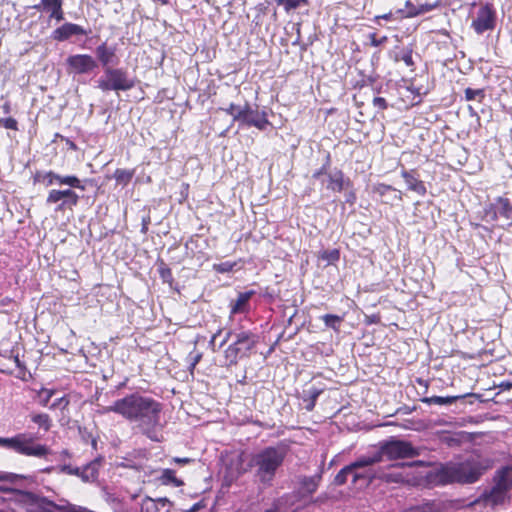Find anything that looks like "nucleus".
<instances>
[{"mask_svg": "<svg viewBox=\"0 0 512 512\" xmlns=\"http://www.w3.org/2000/svg\"><path fill=\"white\" fill-rule=\"evenodd\" d=\"M411 464L407 463H401L392 465L389 468V471H384L382 469H379V479H382L386 482H394V483H402V482H408V474L406 473V470L411 468Z\"/></svg>", "mask_w": 512, "mask_h": 512, "instance_id": "13", "label": "nucleus"}, {"mask_svg": "<svg viewBox=\"0 0 512 512\" xmlns=\"http://www.w3.org/2000/svg\"><path fill=\"white\" fill-rule=\"evenodd\" d=\"M498 215L506 220H511L509 225H512V205L509 199L498 197L494 203L485 209V217L491 221H496Z\"/></svg>", "mask_w": 512, "mask_h": 512, "instance_id": "10", "label": "nucleus"}, {"mask_svg": "<svg viewBox=\"0 0 512 512\" xmlns=\"http://www.w3.org/2000/svg\"><path fill=\"white\" fill-rule=\"evenodd\" d=\"M410 61H411V57H410V56H408V57H406V58H405V62H406L407 64H410Z\"/></svg>", "mask_w": 512, "mask_h": 512, "instance_id": "57", "label": "nucleus"}, {"mask_svg": "<svg viewBox=\"0 0 512 512\" xmlns=\"http://www.w3.org/2000/svg\"><path fill=\"white\" fill-rule=\"evenodd\" d=\"M31 420L46 431L50 429L51 420L47 414H33L31 415Z\"/></svg>", "mask_w": 512, "mask_h": 512, "instance_id": "32", "label": "nucleus"}, {"mask_svg": "<svg viewBox=\"0 0 512 512\" xmlns=\"http://www.w3.org/2000/svg\"><path fill=\"white\" fill-rule=\"evenodd\" d=\"M246 468L242 467V456H238L236 460V468L230 467L229 476L231 480L238 478L240 475L246 472Z\"/></svg>", "mask_w": 512, "mask_h": 512, "instance_id": "35", "label": "nucleus"}, {"mask_svg": "<svg viewBox=\"0 0 512 512\" xmlns=\"http://www.w3.org/2000/svg\"><path fill=\"white\" fill-rule=\"evenodd\" d=\"M161 404L150 397L131 394L105 407L103 413L115 412L136 423L139 430L153 441H160Z\"/></svg>", "mask_w": 512, "mask_h": 512, "instance_id": "1", "label": "nucleus"}, {"mask_svg": "<svg viewBox=\"0 0 512 512\" xmlns=\"http://www.w3.org/2000/svg\"><path fill=\"white\" fill-rule=\"evenodd\" d=\"M413 512H437L433 504L426 503L413 508Z\"/></svg>", "mask_w": 512, "mask_h": 512, "instance_id": "41", "label": "nucleus"}, {"mask_svg": "<svg viewBox=\"0 0 512 512\" xmlns=\"http://www.w3.org/2000/svg\"><path fill=\"white\" fill-rule=\"evenodd\" d=\"M266 512H276V511L273 509H270V510H267Z\"/></svg>", "mask_w": 512, "mask_h": 512, "instance_id": "58", "label": "nucleus"}, {"mask_svg": "<svg viewBox=\"0 0 512 512\" xmlns=\"http://www.w3.org/2000/svg\"><path fill=\"white\" fill-rule=\"evenodd\" d=\"M11 478L10 474L0 473V480H8Z\"/></svg>", "mask_w": 512, "mask_h": 512, "instance_id": "52", "label": "nucleus"}, {"mask_svg": "<svg viewBox=\"0 0 512 512\" xmlns=\"http://www.w3.org/2000/svg\"><path fill=\"white\" fill-rule=\"evenodd\" d=\"M0 127L10 130H18V123L16 119L12 117L0 118Z\"/></svg>", "mask_w": 512, "mask_h": 512, "instance_id": "37", "label": "nucleus"}, {"mask_svg": "<svg viewBox=\"0 0 512 512\" xmlns=\"http://www.w3.org/2000/svg\"><path fill=\"white\" fill-rule=\"evenodd\" d=\"M494 480L497 484L509 491L512 487V466L500 469Z\"/></svg>", "mask_w": 512, "mask_h": 512, "instance_id": "25", "label": "nucleus"}, {"mask_svg": "<svg viewBox=\"0 0 512 512\" xmlns=\"http://www.w3.org/2000/svg\"><path fill=\"white\" fill-rule=\"evenodd\" d=\"M134 174L135 171L133 169H116L113 177L118 185L126 186L132 180Z\"/></svg>", "mask_w": 512, "mask_h": 512, "instance_id": "27", "label": "nucleus"}, {"mask_svg": "<svg viewBox=\"0 0 512 512\" xmlns=\"http://www.w3.org/2000/svg\"><path fill=\"white\" fill-rule=\"evenodd\" d=\"M384 40H386V37H384V38H382L380 40H377L374 35L372 36V44L374 46L380 45Z\"/></svg>", "mask_w": 512, "mask_h": 512, "instance_id": "49", "label": "nucleus"}, {"mask_svg": "<svg viewBox=\"0 0 512 512\" xmlns=\"http://www.w3.org/2000/svg\"><path fill=\"white\" fill-rule=\"evenodd\" d=\"M160 479L162 480L163 484H172L175 487H179L183 484L181 480L176 478L175 472L171 469H164Z\"/></svg>", "mask_w": 512, "mask_h": 512, "instance_id": "31", "label": "nucleus"}, {"mask_svg": "<svg viewBox=\"0 0 512 512\" xmlns=\"http://www.w3.org/2000/svg\"><path fill=\"white\" fill-rule=\"evenodd\" d=\"M201 357H202L201 353L190 354V359H191L190 368L191 369L195 368L197 363L200 361Z\"/></svg>", "mask_w": 512, "mask_h": 512, "instance_id": "42", "label": "nucleus"}, {"mask_svg": "<svg viewBox=\"0 0 512 512\" xmlns=\"http://www.w3.org/2000/svg\"><path fill=\"white\" fill-rule=\"evenodd\" d=\"M38 181H41L46 187L53 185H66L67 189H51L46 198L47 205H56L55 211L72 210L79 201V196L72 188L84 190L81 180L74 175H60L53 171H47L38 174Z\"/></svg>", "mask_w": 512, "mask_h": 512, "instance_id": "2", "label": "nucleus"}, {"mask_svg": "<svg viewBox=\"0 0 512 512\" xmlns=\"http://www.w3.org/2000/svg\"><path fill=\"white\" fill-rule=\"evenodd\" d=\"M248 105L238 106L235 104H231L225 111L227 114L233 117L234 121L243 122L245 112Z\"/></svg>", "mask_w": 512, "mask_h": 512, "instance_id": "29", "label": "nucleus"}, {"mask_svg": "<svg viewBox=\"0 0 512 512\" xmlns=\"http://www.w3.org/2000/svg\"><path fill=\"white\" fill-rule=\"evenodd\" d=\"M372 191L376 194H378L381 197L386 196L387 193L392 192L393 196L390 198L391 201H401L402 200V193L401 191H398L394 189L393 187L379 183L373 186Z\"/></svg>", "mask_w": 512, "mask_h": 512, "instance_id": "26", "label": "nucleus"}, {"mask_svg": "<svg viewBox=\"0 0 512 512\" xmlns=\"http://www.w3.org/2000/svg\"><path fill=\"white\" fill-rule=\"evenodd\" d=\"M275 2L278 5L283 6L287 12L297 9L306 4V0H275Z\"/></svg>", "mask_w": 512, "mask_h": 512, "instance_id": "33", "label": "nucleus"}, {"mask_svg": "<svg viewBox=\"0 0 512 512\" xmlns=\"http://www.w3.org/2000/svg\"><path fill=\"white\" fill-rule=\"evenodd\" d=\"M489 465H483L480 461L472 459L462 463H450L438 469L436 477L439 483L448 484L474 483Z\"/></svg>", "mask_w": 512, "mask_h": 512, "instance_id": "4", "label": "nucleus"}, {"mask_svg": "<svg viewBox=\"0 0 512 512\" xmlns=\"http://www.w3.org/2000/svg\"><path fill=\"white\" fill-rule=\"evenodd\" d=\"M236 265V263L234 262H223V263H219V264H214L213 268L215 271L219 272V273H226V272H230L234 266Z\"/></svg>", "mask_w": 512, "mask_h": 512, "instance_id": "40", "label": "nucleus"}, {"mask_svg": "<svg viewBox=\"0 0 512 512\" xmlns=\"http://www.w3.org/2000/svg\"><path fill=\"white\" fill-rule=\"evenodd\" d=\"M495 24V15L490 6L484 5L479 8L475 18L472 21L474 30L481 34L484 31L493 29Z\"/></svg>", "mask_w": 512, "mask_h": 512, "instance_id": "11", "label": "nucleus"}, {"mask_svg": "<svg viewBox=\"0 0 512 512\" xmlns=\"http://www.w3.org/2000/svg\"><path fill=\"white\" fill-rule=\"evenodd\" d=\"M1 109H2V112L4 114H9L11 112V105L8 101H6L2 106H1Z\"/></svg>", "mask_w": 512, "mask_h": 512, "instance_id": "46", "label": "nucleus"}, {"mask_svg": "<svg viewBox=\"0 0 512 512\" xmlns=\"http://www.w3.org/2000/svg\"><path fill=\"white\" fill-rule=\"evenodd\" d=\"M322 320L324 321L327 327H330L337 331L339 329V324L342 321V318L337 315L326 314L322 317Z\"/></svg>", "mask_w": 512, "mask_h": 512, "instance_id": "34", "label": "nucleus"}, {"mask_svg": "<svg viewBox=\"0 0 512 512\" xmlns=\"http://www.w3.org/2000/svg\"><path fill=\"white\" fill-rule=\"evenodd\" d=\"M502 386H505L506 388H511L512 387V381L511 382L503 383Z\"/></svg>", "mask_w": 512, "mask_h": 512, "instance_id": "55", "label": "nucleus"}, {"mask_svg": "<svg viewBox=\"0 0 512 512\" xmlns=\"http://www.w3.org/2000/svg\"><path fill=\"white\" fill-rule=\"evenodd\" d=\"M73 468L72 466L70 465H64L61 467V471L64 472V473H67V474H71L73 473Z\"/></svg>", "mask_w": 512, "mask_h": 512, "instance_id": "48", "label": "nucleus"}, {"mask_svg": "<svg viewBox=\"0 0 512 512\" xmlns=\"http://www.w3.org/2000/svg\"><path fill=\"white\" fill-rule=\"evenodd\" d=\"M321 393V390L320 389H316V388H311L309 390V394L311 395V397L313 398V400H315L319 394Z\"/></svg>", "mask_w": 512, "mask_h": 512, "instance_id": "47", "label": "nucleus"}, {"mask_svg": "<svg viewBox=\"0 0 512 512\" xmlns=\"http://www.w3.org/2000/svg\"><path fill=\"white\" fill-rule=\"evenodd\" d=\"M62 404L64 405V407L68 405V400H66L64 397H61V398L57 399L56 401H54L50 408H55Z\"/></svg>", "mask_w": 512, "mask_h": 512, "instance_id": "45", "label": "nucleus"}, {"mask_svg": "<svg viewBox=\"0 0 512 512\" xmlns=\"http://www.w3.org/2000/svg\"><path fill=\"white\" fill-rule=\"evenodd\" d=\"M2 503V501L0 502V504Z\"/></svg>", "mask_w": 512, "mask_h": 512, "instance_id": "59", "label": "nucleus"}, {"mask_svg": "<svg viewBox=\"0 0 512 512\" xmlns=\"http://www.w3.org/2000/svg\"><path fill=\"white\" fill-rule=\"evenodd\" d=\"M257 339L248 331L235 333V341L225 350V357L230 364L237 362L239 357L247 353L255 346Z\"/></svg>", "mask_w": 512, "mask_h": 512, "instance_id": "8", "label": "nucleus"}, {"mask_svg": "<svg viewBox=\"0 0 512 512\" xmlns=\"http://www.w3.org/2000/svg\"><path fill=\"white\" fill-rule=\"evenodd\" d=\"M328 179L329 183L327 187L333 191L340 192L350 186V180L345 179L344 174L339 170L329 173Z\"/></svg>", "mask_w": 512, "mask_h": 512, "instance_id": "20", "label": "nucleus"}, {"mask_svg": "<svg viewBox=\"0 0 512 512\" xmlns=\"http://www.w3.org/2000/svg\"><path fill=\"white\" fill-rule=\"evenodd\" d=\"M438 5H439L438 1L433 2V3L420 4V5H414L410 1H408L406 3V6H407L406 13H407L408 17H415V16L422 15V14H425L427 12L434 10L435 8L438 7Z\"/></svg>", "mask_w": 512, "mask_h": 512, "instance_id": "21", "label": "nucleus"}, {"mask_svg": "<svg viewBox=\"0 0 512 512\" xmlns=\"http://www.w3.org/2000/svg\"><path fill=\"white\" fill-rule=\"evenodd\" d=\"M419 455L417 448H414L409 442L401 440H393L381 447L379 451L367 457H378L376 463L381 462L384 458L387 459H403L412 458Z\"/></svg>", "mask_w": 512, "mask_h": 512, "instance_id": "7", "label": "nucleus"}, {"mask_svg": "<svg viewBox=\"0 0 512 512\" xmlns=\"http://www.w3.org/2000/svg\"><path fill=\"white\" fill-rule=\"evenodd\" d=\"M67 72L72 75L90 74L97 67V61L88 54L70 55L66 59Z\"/></svg>", "mask_w": 512, "mask_h": 512, "instance_id": "9", "label": "nucleus"}, {"mask_svg": "<svg viewBox=\"0 0 512 512\" xmlns=\"http://www.w3.org/2000/svg\"><path fill=\"white\" fill-rule=\"evenodd\" d=\"M508 497V490L495 482V485L489 490L485 491L482 495L483 501L486 505L496 506L504 503Z\"/></svg>", "mask_w": 512, "mask_h": 512, "instance_id": "16", "label": "nucleus"}, {"mask_svg": "<svg viewBox=\"0 0 512 512\" xmlns=\"http://www.w3.org/2000/svg\"><path fill=\"white\" fill-rule=\"evenodd\" d=\"M320 478L318 476L304 477L301 480V492L303 494H312L318 487Z\"/></svg>", "mask_w": 512, "mask_h": 512, "instance_id": "28", "label": "nucleus"}, {"mask_svg": "<svg viewBox=\"0 0 512 512\" xmlns=\"http://www.w3.org/2000/svg\"><path fill=\"white\" fill-rule=\"evenodd\" d=\"M355 199H356V196L353 192H350L346 201L349 202L350 204H353L355 202Z\"/></svg>", "mask_w": 512, "mask_h": 512, "instance_id": "50", "label": "nucleus"}, {"mask_svg": "<svg viewBox=\"0 0 512 512\" xmlns=\"http://www.w3.org/2000/svg\"><path fill=\"white\" fill-rule=\"evenodd\" d=\"M287 455L284 446H270L250 455L248 467L254 471L256 481L271 486L278 469Z\"/></svg>", "mask_w": 512, "mask_h": 512, "instance_id": "3", "label": "nucleus"}, {"mask_svg": "<svg viewBox=\"0 0 512 512\" xmlns=\"http://www.w3.org/2000/svg\"><path fill=\"white\" fill-rule=\"evenodd\" d=\"M339 257H340V254H339V251L337 249H332V250L324 251L321 254V258L323 260L328 261L329 263H333V262L337 261L339 259Z\"/></svg>", "mask_w": 512, "mask_h": 512, "instance_id": "38", "label": "nucleus"}, {"mask_svg": "<svg viewBox=\"0 0 512 512\" xmlns=\"http://www.w3.org/2000/svg\"><path fill=\"white\" fill-rule=\"evenodd\" d=\"M54 394V391L53 390H50V389H41L38 393V396H39V399H40V403L43 405V406H46L48 404V402L50 401L51 397L53 396Z\"/></svg>", "mask_w": 512, "mask_h": 512, "instance_id": "39", "label": "nucleus"}, {"mask_svg": "<svg viewBox=\"0 0 512 512\" xmlns=\"http://www.w3.org/2000/svg\"><path fill=\"white\" fill-rule=\"evenodd\" d=\"M231 336H232V332H228V333L226 334V337H225V338H224V340L222 341L221 345L225 344Z\"/></svg>", "mask_w": 512, "mask_h": 512, "instance_id": "53", "label": "nucleus"}, {"mask_svg": "<svg viewBox=\"0 0 512 512\" xmlns=\"http://www.w3.org/2000/svg\"><path fill=\"white\" fill-rule=\"evenodd\" d=\"M374 464L361 465L355 467L351 472V478L354 483H359V487L368 486L374 479L379 478V469L373 468Z\"/></svg>", "mask_w": 512, "mask_h": 512, "instance_id": "12", "label": "nucleus"}, {"mask_svg": "<svg viewBox=\"0 0 512 512\" xmlns=\"http://www.w3.org/2000/svg\"><path fill=\"white\" fill-rule=\"evenodd\" d=\"M14 361H15L16 365H17L18 367H20V361H19V359H18V357H17V356L14 358Z\"/></svg>", "mask_w": 512, "mask_h": 512, "instance_id": "56", "label": "nucleus"}, {"mask_svg": "<svg viewBox=\"0 0 512 512\" xmlns=\"http://www.w3.org/2000/svg\"><path fill=\"white\" fill-rule=\"evenodd\" d=\"M62 3L60 0H41V2L35 6L36 9L44 11L50 14V18H54L58 21L63 19Z\"/></svg>", "mask_w": 512, "mask_h": 512, "instance_id": "19", "label": "nucleus"}, {"mask_svg": "<svg viewBox=\"0 0 512 512\" xmlns=\"http://www.w3.org/2000/svg\"><path fill=\"white\" fill-rule=\"evenodd\" d=\"M172 462L173 463H176V464H180V465H185V464H188L191 462V459L190 458H180V457H174L172 459Z\"/></svg>", "mask_w": 512, "mask_h": 512, "instance_id": "44", "label": "nucleus"}, {"mask_svg": "<svg viewBox=\"0 0 512 512\" xmlns=\"http://www.w3.org/2000/svg\"><path fill=\"white\" fill-rule=\"evenodd\" d=\"M100 461L98 459L82 467L80 478L84 482H93L98 476Z\"/></svg>", "mask_w": 512, "mask_h": 512, "instance_id": "23", "label": "nucleus"}, {"mask_svg": "<svg viewBox=\"0 0 512 512\" xmlns=\"http://www.w3.org/2000/svg\"><path fill=\"white\" fill-rule=\"evenodd\" d=\"M172 507H160V512H170Z\"/></svg>", "mask_w": 512, "mask_h": 512, "instance_id": "54", "label": "nucleus"}, {"mask_svg": "<svg viewBox=\"0 0 512 512\" xmlns=\"http://www.w3.org/2000/svg\"><path fill=\"white\" fill-rule=\"evenodd\" d=\"M85 30L73 23H65L61 27L57 28L53 32V38L58 41H64L73 35H84Z\"/></svg>", "mask_w": 512, "mask_h": 512, "instance_id": "18", "label": "nucleus"}, {"mask_svg": "<svg viewBox=\"0 0 512 512\" xmlns=\"http://www.w3.org/2000/svg\"><path fill=\"white\" fill-rule=\"evenodd\" d=\"M254 295V291L239 293L237 299L230 305V317L236 314H246L250 310V299Z\"/></svg>", "mask_w": 512, "mask_h": 512, "instance_id": "17", "label": "nucleus"}, {"mask_svg": "<svg viewBox=\"0 0 512 512\" xmlns=\"http://www.w3.org/2000/svg\"><path fill=\"white\" fill-rule=\"evenodd\" d=\"M82 468L74 467L72 475H77L80 477Z\"/></svg>", "mask_w": 512, "mask_h": 512, "instance_id": "51", "label": "nucleus"}, {"mask_svg": "<svg viewBox=\"0 0 512 512\" xmlns=\"http://www.w3.org/2000/svg\"><path fill=\"white\" fill-rule=\"evenodd\" d=\"M0 447L14 450L15 452L33 457H45L49 448L45 445L35 443L34 438L27 433H20L11 438L0 437Z\"/></svg>", "mask_w": 512, "mask_h": 512, "instance_id": "5", "label": "nucleus"}, {"mask_svg": "<svg viewBox=\"0 0 512 512\" xmlns=\"http://www.w3.org/2000/svg\"><path fill=\"white\" fill-rule=\"evenodd\" d=\"M461 398V396H432L423 399V402L428 404H436V405H449L454 403L457 399Z\"/></svg>", "mask_w": 512, "mask_h": 512, "instance_id": "30", "label": "nucleus"}, {"mask_svg": "<svg viewBox=\"0 0 512 512\" xmlns=\"http://www.w3.org/2000/svg\"><path fill=\"white\" fill-rule=\"evenodd\" d=\"M402 176L409 190L414 191L420 196L425 195L426 187L422 181L418 180L407 171H403Z\"/></svg>", "mask_w": 512, "mask_h": 512, "instance_id": "22", "label": "nucleus"}, {"mask_svg": "<svg viewBox=\"0 0 512 512\" xmlns=\"http://www.w3.org/2000/svg\"><path fill=\"white\" fill-rule=\"evenodd\" d=\"M242 123L249 126H254L260 130H265L269 125L266 113L252 110L249 105L247 106Z\"/></svg>", "mask_w": 512, "mask_h": 512, "instance_id": "15", "label": "nucleus"}, {"mask_svg": "<svg viewBox=\"0 0 512 512\" xmlns=\"http://www.w3.org/2000/svg\"><path fill=\"white\" fill-rule=\"evenodd\" d=\"M378 457H366L362 456L355 462L351 463L350 465L344 467L340 470V472L335 477V483L338 485L344 484L349 477H351V472H353V469L355 467H360L361 465L366 464H376Z\"/></svg>", "mask_w": 512, "mask_h": 512, "instance_id": "14", "label": "nucleus"}, {"mask_svg": "<svg viewBox=\"0 0 512 512\" xmlns=\"http://www.w3.org/2000/svg\"><path fill=\"white\" fill-rule=\"evenodd\" d=\"M465 98L467 101L479 100L484 98V91L482 89L467 88L465 90Z\"/></svg>", "mask_w": 512, "mask_h": 512, "instance_id": "36", "label": "nucleus"}, {"mask_svg": "<svg viewBox=\"0 0 512 512\" xmlns=\"http://www.w3.org/2000/svg\"><path fill=\"white\" fill-rule=\"evenodd\" d=\"M373 102H374V106H376V107H378L380 109L386 108V101L382 97L374 98Z\"/></svg>", "mask_w": 512, "mask_h": 512, "instance_id": "43", "label": "nucleus"}, {"mask_svg": "<svg viewBox=\"0 0 512 512\" xmlns=\"http://www.w3.org/2000/svg\"><path fill=\"white\" fill-rule=\"evenodd\" d=\"M135 82L128 73L120 68L106 67L104 75L98 80V88L102 91H127L133 88Z\"/></svg>", "mask_w": 512, "mask_h": 512, "instance_id": "6", "label": "nucleus"}, {"mask_svg": "<svg viewBox=\"0 0 512 512\" xmlns=\"http://www.w3.org/2000/svg\"><path fill=\"white\" fill-rule=\"evenodd\" d=\"M96 55L104 67L115 64V50L107 47L106 44H101L96 48Z\"/></svg>", "mask_w": 512, "mask_h": 512, "instance_id": "24", "label": "nucleus"}]
</instances>
